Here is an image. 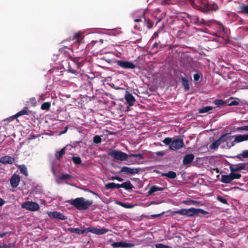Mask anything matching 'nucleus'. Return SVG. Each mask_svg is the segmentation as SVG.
<instances>
[{"label":"nucleus","mask_w":248,"mask_h":248,"mask_svg":"<svg viewBox=\"0 0 248 248\" xmlns=\"http://www.w3.org/2000/svg\"><path fill=\"white\" fill-rule=\"evenodd\" d=\"M162 142L166 145L169 146L170 150L173 151L179 150L185 145L183 140L179 138H166Z\"/></svg>","instance_id":"1"},{"label":"nucleus","mask_w":248,"mask_h":248,"mask_svg":"<svg viewBox=\"0 0 248 248\" xmlns=\"http://www.w3.org/2000/svg\"><path fill=\"white\" fill-rule=\"evenodd\" d=\"M71 205L78 210H86L92 204V201L87 200L83 198H77L68 201Z\"/></svg>","instance_id":"2"},{"label":"nucleus","mask_w":248,"mask_h":248,"mask_svg":"<svg viewBox=\"0 0 248 248\" xmlns=\"http://www.w3.org/2000/svg\"><path fill=\"white\" fill-rule=\"evenodd\" d=\"M205 211L201 209H196L193 207L189 209H182L180 210L170 211L172 215L180 214L181 215H186L188 217H192L194 215L199 214H203Z\"/></svg>","instance_id":"3"},{"label":"nucleus","mask_w":248,"mask_h":248,"mask_svg":"<svg viewBox=\"0 0 248 248\" xmlns=\"http://www.w3.org/2000/svg\"><path fill=\"white\" fill-rule=\"evenodd\" d=\"M108 155L111 156L115 160L121 161L126 160L128 158V155L126 153L115 150L108 152Z\"/></svg>","instance_id":"4"},{"label":"nucleus","mask_w":248,"mask_h":248,"mask_svg":"<svg viewBox=\"0 0 248 248\" xmlns=\"http://www.w3.org/2000/svg\"><path fill=\"white\" fill-rule=\"evenodd\" d=\"M199 9L203 12H207L208 11H215L217 9V5L214 3H209L206 0H202L200 5L198 6Z\"/></svg>","instance_id":"5"},{"label":"nucleus","mask_w":248,"mask_h":248,"mask_svg":"<svg viewBox=\"0 0 248 248\" xmlns=\"http://www.w3.org/2000/svg\"><path fill=\"white\" fill-rule=\"evenodd\" d=\"M21 207L25 210L35 212L40 208V206L38 203L32 201H26L22 203Z\"/></svg>","instance_id":"6"},{"label":"nucleus","mask_w":248,"mask_h":248,"mask_svg":"<svg viewBox=\"0 0 248 248\" xmlns=\"http://www.w3.org/2000/svg\"><path fill=\"white\" fill-rule=\"evenodd\" d=\"M231 136L229 133L224 134L219 138L217 140L213 142L210 145L211 149H217L221 143L223 142H227L230 139Z\"/></svg>","instance_id":"7"},{"label":"nucleus","mask_w":248,"mask_h":248,"mask_svg":"<svg viewBox=\"0 0 248 248\" xmlns=\"http://www.w3.org/2000/svg\"><path fill=\"white\" fill-rule=\"evenodd\" d=\"M117 64L123 69H133L136 67L134 63L131 62L125 61H117Z\"/></svg>","instance_id":"8"},{"label":"nucleus","mask_w":248,"mask_h":248,"mask_svg":"<svg viewBox=\"0 0 248 248\" xmlns=\"http://www.w3.org/2000/svg\"><path fill=\"white\" fill-rule=\"evenodd\" d=\"M108 229L105 228L99 229L95 227H89L86 228V232H91L93 234L101 235L108 232Z\"/></svg>","instance_id":"9"},{"label":"nucleus","mask_w":248,"mask_h":248,"mask_svg":"<svg viewBox=\"0 0 248 248\" xmlns=\"http://www.w3.org/2000/svg\"><path fill=\"white\" fill-rule=\"evenodd\" d=\"M52 171L55 177V182L58 184H61V180H66L73 177L72 175L69 174H62L59 177H57L56 173L53 169H52Z\"/></svg>","instance_id":"10"},{"label":"nucleus","mask_w":248,"mask_h":248,"mask_svg":"<svg viewBox=\"0 0 248 248\" xmlns=\"http://www.w3.org/2000/svg\"><path fill=\"white\" fill-rule=\"evenodd\" d=\"M48 216L51 218L59 219L61 220H65L67 218L66 217L60 212L54 211L47 213Z\"/></svg>","instance_id":"11"},{"label":"nucleus","mask_w":248,"mask_h":248,"mask_svg":"<svg viewBox=\"0 0 248 248\" xmlns=\"http://www.w3.org/2000/svg\"><path fill=\"white\" fill-rule=\"evenodd\" d=\"M111 246L114 248H126L128 247H133L134 246V244L125 241H121L114 242L111 244Z\"/></svg>","instance_id":"12"},{"label":"nucleus","mask_w":248,"mask_h":248,"mask_svg":"<svg viewBox=\"0 0 248 248\" xmlns=\"http://www.w3.org/2000/svg\"><path fill=\"white\" fill-rule=\"evenodd\" d=\"M139 171V169L138 168L124 166L122 167L120 173L125 172L127 174H135L138 173Z\"/></svg>","instance_id":"13"},{"label":"nucleus","mask_w":248,"mask_h":248,"mask_svg":"<svg viewBox=\"0 0 248 248\" xmlns=\"http://www.w3.org/2000/svg\"><path fill=\"white\" fill-rule=\"evenodd\" d=\"M20 179L19 175L14 174L10 179L11 186L14 188L16 187L19 185Z\"/></svg>","instance_id":"14"},{"label":"nucleus","mask_w":248,"mask_h":248,"mask_svg":"<svg viewBox=\"0 0 248 248\" xmlns=\"http://www.w3.org/2000/svg\"><path fill=\"white\" fill-rule=\"evenodd\" d=\"M124 98L129 106H132L134 105L135 99L132 94L126 92Z\"/></svg>","instance_id":"15"},{"label":"nucleus","mask_w":248,"mask_h":248,"mask_svg":"<svg viewBox=\"0 0 248 248\" xmlns=\"http://www.w3.org/2000/svg\"><path fill=\"white\" fill-rule=\"evenodd\" d=\"M248 140V134L239 135L235 137L233 142L235 143Z\"/></svg>","instance_id":"16"},{"label":"nucleus","mask_w":248,"mask_h":248,"mask_svg":"<svg viewBox=\"0 0 248 248\" xmlns=\"http://www.w3.org/2000/svg\"><path fill=\"white\" fill-rule=\"evenodd\" d=\"M14 158L9 156H5L0 158V163L2 164H11L14 162Z\"/></svg>","instance_id":"17"},{"label":"nucleus","mask_w":248,"mask_h":248,"mask_svg":"<svg viewBox=\"0 0 248 248\" xmlns=\"http://www.w3.org/2000/svg\"><path fill=\"white\" fill-rule=\"evenodd\" d=\"M194 158V155L192 154H187L184 157L183 163L184 165H187L192 162Z\"/></svg>","instance_id":"18"},{"label":"nucleus","mask_w":248,"mask_h":248,"mask_svg":"<svg viewBox=\"0 0 248 248\" xmlns=\"http://www.w3.org/2000/svg\"><path fill=\"white\" fill-rule=\"evenodd\" d=\"M25 115H29L27 108H26L24 109L19 111L18 112L16 113L15 115L11 116V118L16 119V118H18L19 117H20L21 116Z\"/></svg>","instance_id":"19"},{"label":"nucleus","mask_w":248,"mask_h":248,"mask_svg":"<svg viewBox=\"0 0 248 248\" xmlns=\"http://www.w3.org/2000/svg\"><path fill=\"white\" fill-rule=\"evenodd\" d=\"M232 181L231 173L228 175H221V182L226 184H229Z\"/></svg>","instance_id":"20"},{"label":"nucleus","mask_w":248,"mask_h":248,"mask_svg":"<svg viewBox=\"0 0 248 248\" xmlns=\"http://www.w3.org/2000/svg\"><path fill=\"white\" fill-rule=\"evenodd\" d=\"M237 8L239 12L248 14V4L244 5L242 3H239V6Z\"/></svg>","instance_id":"21"},{"label":"nucleus","mask_w":248,"mask_h":248,"mask_svg":"<svg viewBox=\"0 0 248 248\" xmlns=\"http://www.w3.org/2000/svg\"><path fill=\"white\" fill-rule=\"evenodd\" d=\"M163 190H164V188L163 187H160L156 186H153L150 188L148 191V195H151L155 192L162 191Z\"/></svg>","instance_id":"22"},{"label":"nucleus","mask_w":248,"mask_h":248,"mask_svg":"<svg viewBox=\"0 0 248 248\" xmlns=\"http://www.w3.org/2000/svg\"><path fill=\"white\" fill-rule=\"evenodd\" d=\"M245 168L244 164H239L234 166V167H231L230 170L231 172L236 171L240 170H244Z\"/></svg>","instance_id":"23"},{"label":"nucleus","mask_w":248,"mask_h":248,"mask_svg":"<svg viewBox=\"0 0 248 248\" xmlns=\"http://www.w3.org/2000/svg\"><path fill=\"white\" fill-rule=\"evenodd\" d=\"M69 231L72 233H76L81 234L86 232V229L85 230H80L78 228H70L69 229Z\"/></svg>","instance_id":"24"},{"label":"nucleus","mask_w":248,"mask_h":248,"mask_svg":"<svg viewBox=\"0 0 248 248\" xmlns=\"http://www.w3.org/2000/svg\"><path fill=\"white\" fill-rule=\"evenodd\" d=\"M163 176H166L170 179H174L176 177V174L173 171H170L167 173H162Z\"/></svg>","instance_id":"25"},{"label":"nucleus","mask_w":248,"mask_h":248,"mask_svg":"<svg viewBox=\"0 0 248 248\" xmlns=\"http://www.w3.org/2000/svg\"><path fill=\"white\" fill-rule=\"evenodd\" d=\"M133 186L131 184L130 181H127L125 183H123V188H124L126 190H129L132 189Z\"/></svg>","instance_id":"26"},{"label":"nucleus","mask_w":248,"mask_h":248,"mask_svg":"<svg viewBox=\"0 0 248 248\" xmlns=\"http://www.w3.org/2000/svg\"><path fill=\"white\" fill-rule=\"evenodd\" d=\"M182 81L183 83V85L184 87V88L186 91H187L189 89V85L188 83V80L186 79L185 78L182 77L181 78Z\"/></svg>","instance_id":"27"},{"label":"nucleus","mask_w":248,"mask_h":248,"mask_svg":"<svg viewBox=\"0 0 248 248\" xmlns=\"http://www.w3.org/2000/svg\"><path fill=\"white\" fill-rule=\"evenodd\" d=\"M213 109V108L209 106L203 107L199 109V112L201 113H206Z\"/></svg>","instance_id":"28"},{"label":"nucleus","mask_w":248,"mask_h":248,"mask_svg":"<svg viewBox=\"0 0 248 248\" xmlns=\"http://www.w3.org/2000/svg\"><path fill=\"white\" fill-rule=\"evenodd\" d=\"M19 168L20 169V172L25 176L28 175V170L27 168L25 165H20L19 166Z\"/></svg>","instance_id":"29"},{"label":"nucleus","mask_w":248,"mask_h":248,"mask_svg":"<svg viewBox=\"0 0 248 248\" xmlns=\"http://www.w3.org/2000/svg\"><path fill=\"white\" fill-rule=\"evenodd\" d=\"M72 160L75 164L78 165L81 163V159L79 156H73Z\"/></svg>","instance_id":"30"},{"label":"nucleus","mask_w":248,"mask_h":248,"mask_svg":"<svg viewBox=\"0 0 248 248\" xmlns=\"http://www.w3.org/2000/svg\"><path fill=\"white\" fill-rule=\"evenodd\" d=\"M50 107V103L49 102H45L41 106V109L43 110H48Z\"/></svg>","instance_id":"31"},{"label":"nucleus","mask_w":248,"mask_h":248,"mask_svg":"<svg viewBox=\"0 0 248 248\" xmlns=\"http://www.w3.org/2000/svg\"><path fill=\"white\" fill-rule=\"evenodd\" d=\"M93 142L96 144H99L101 142L102 140L100 136L95 135L93 138Z\"/></svg>","instance_id":"32"},{"label":"nucleus","mask_w":248,"mask_h":248,"mask_svg":"<svg viewBox=\"0 0 248 248\" xmlns=\"http://www.w3.org/2000/svg\"><path fill=\"white\" fill-rule=\"evenodd\" d=\"M231 177H232V180H234V179H239L241 177V174H240V173H232V172L231 173Z\"/></svg>","instance_id":"33"},{"label":"nucleus","mask_w":248,"mask_h":248,"mask_svg":"<svg viewBox=\"0 0 248 248\" xmlns=\"http://www.w3.org/2000/svg\"><path fill=\"white\" fill-rule=\"evenodd\" d=\"M65 152V149L64 148H63L61 149V150L60 152H57L56 154V157L59 159L64 154Z\"/></svg>","instance_id":"34"},{"label":"nucleus","mask_w":248,"mask_h":248,"mask_svg":"<svg viewBox=\"0 0 248 248\" xmlns=\"http://www.w3.org/2000/svg\"><path fill=\"white\" fill-rule=\"evenodd\" d=\"M105 187L106 189H113L115 188V183H109L105 185Z\"/></svg>","instance_id":"35"},{"label":"nucleus","mask_w":248,"mask_h":248,"mask_svg":"<svg viewBox=\"0 0 248 248\" xmlns=\"http://www.w3.org/2000/svg\"><path fill=\"white\" fill-rule=\"evenodd\" d=\"M118 204L123 207L126 208H132L134 207V205L130 204H126L123 202H118Z\"/></svg>","instance_id":"36"},{"label":"nucleus","mask_w":248,"mask_h":248,"mask_svg":"<svg viewBox=\"0 0 248 248\" xmlns=\"http://www.w3.org/2000/svg\"><path fill=\"white\" fill-rule=\"evenodd\" d=\"M214 103L217 106L219 107L224 104L225 102L221 99H217L214 101Z\"/></svg>","instance_id":"37"},{"label":"nucleus","mask_w":248,"mask_h":248,"mask_svg":"<svg viewBox=\"0 0 248 248\" xmlns=\"http://www.w3.org/2000/svg\"><path fill=\"white\" fill-rule=\"evenodd\" d=\"M238 157L240 158L241 157L243 158L248 157V150L244 151L241 154L237 156Z\"/></svg>","instance_id":"38"},{"label":"nucleus","mask_w":248,"mask_h":248,"mask_svg":"<svg viewBox=\"0 0 248 248\" xmlns=\"http://www.w3.org/2000/svg\"><path fill=\"white\" fill-rule=\"evenodd\" d=\"M28 102L30 104H31L32 106H35L36 105L37 101L35 97H32L29 100Z\"/></svg>","instance_id":"39"},{"label":"nucleus","mask_w":248,"mask_h":248,"mask_svg":"<svg viewBox=\"0 0 248 248\" xmlns=\"http://www.w3.org/2000/svg\"><path fill=\"white\" fill-rule=\"evenodd\" d=\"M156 248H170L169 246L165 245L162 244H158L155 245Z\"/></svg>","instance_id":"40"},{"label":"nucleus","mask_w":248,"mask_h":248,"mask_svg":"<svg viewBox=\"0 0 248 248\" xmlns=\"http://www.w3.org/2000/svg\"><path fill=\"white\" fill-rule=\"evenodd\" d=\"M217 199L218 200V201H219L220 202H221L222 203H224V204H227V202L226 200L224 199V198H223L221 196H217Z\"/></svg>","instance_id":"41"},{"label":"nucleus","mask_w":248,"mask_h":248,"mask_svg":"<svg viewBox=\"0 0 248 248\" xmlns=\"http://www.w3.org/2000/svg\"><path fill=\"white\" fill-rule=\"evenodd\" d=\"M82 33L81 32H77L74 34V39H77L81 37Z\"/></svg>","instance_id":"42"},{"label":"nucleus","mask_w":248,"mask_h":248,"mask_svg":"<svg viewBox=\"0 0 248 248\" xmlns=\"http://www.w3.org/2000/svg\"><path fill=\"white\" fill-rule=\"evenodd\" d=\"M155 154L158 156H163L165 155L166 153L164 151H159L157 152Z\"/></svg>","instance_id":"43"},{"label":"nucleus","mask_w":248,"mask_h":248,"mask_svg":"<svg viewBox=\"0 0 248 248\" xmlns=\"http://www.w3.org/2000/svg\"><path fill=\"white\" fill-rule=\"evenodd\" d=\"M239 104V102L236 100H234L232 101L230 104L229 105L230 106H234V105H237Z\"/></svg>","instance_id":"44"},{"label":"nucleus","mask_w":248,"mask_h":248,"mask_svg":"<svg viewBox=\"0 0 248 248\" xmlns=\"http://www.w3.org/2000/svg\"><path fill=\"white\" fill-rule=\"evenodd\" d=\"M200 78V76L198 74H194V79L195 81H198Z\"/></svg>","instance_id":"45"},{"label":"nucleus","mask_w":248,"mask_h":248,"mask_svg":"<svg viewBox=\"0 0 248 248\" xmlns=\"http://www.w3.org/2000/svg\"><path fill=\"white\" fill-rule=\"evenodd\" d=\"M135 157H137L140 159L143 158L142 155L140 154H135Z\"/></svg>","instance_id":"46"},{"label":"nucleus","mask_w":248,"mask_h":248,"mask_svg":"<svg viewBox=\"0 0 248 248\" xmlns=\"http://www.w3.org/2000/svg\"><path fill=\"white\" fill-rule=\"evenodd\" d=\"M115 188H123V184H115Z\"/></svg>","instance_id":"47"},{"label":"nucleus","mask_w":248,"mask_h":248,"mask_svg":"<svg viewBox=\"0 0 248 248\" xmlns=\"http://www.w3.org/2000/svg\"><path fill=\"white\" fill-rule=\"evenodd\" d=\"M5 201L1 198H0V206H2L4 203Z\"/></svg>","instance_id":"48"},{"label":"nucleus","mask_w":248,"mask_h":248,"mask_svg":"<svg viewBox=\"0 0 248 248\" xmlns=\"http://www.w3.org/2000/svg\"><path fill=\"white\" fill-rule=\"evenodd\" d=\"M243 130L248 131V125L243 126Z\"/></svg>","instance_id":"49"},{"label":"nucleus","mask_w":248,"mask_h":248,"mask_svg":"<svg viewBox=\"0 0 248 248\" xmlns=\"http://www.w3.org/2000/svg\"><path fill=\"white\" fill-rule=\"evenodd\" d=\"M115 179H116L117 180H118L119 182H121L123 180L122 178H121L120 177H117Z\"/></svg>","instance_id":"50"},{"label":"nucleus","mask_w":248,"mask_h":248,"mask_svg":"<svg viewBox=\"0 0 248 248\" xmlns=\"http://www.w3.org/2000/svg\"><path fill=\"white\" fill-rule=\"evenodd\" d=\"M237 131L243 130V126L238 127L236 128Z\"/></svg>","instance_id":"51"},{"label":"nucleus","mask_w":248,"mask_h":248,"mask_svg":"<svg viewBox=\"0 0 248 248\" xmlns=\"http://www.w3.org/2000/svg\"><path fill=\"white\" fill-rule=\"evenodd\" d=\"M6 232L0 233V237H3L6 234Z\"/></svg>","instance_id":"52"},{"label":"nucleus","mask_w":248,"mask_h":248,"mask_svg":"<svg viewBox=\"0 0 248 248\" xmlns=\"http://www.w3.org/2000/svg\"><path fill=\"white\" fill-rule=\"evenodd\" d=\"M128 157H135V154L128 155Z\"/></svg>","instance_id":"53"},{"label":"nucleus","mask_w":248,"mask_h":248,"mask_svg":"<svg viewBox=\"0 0 248 248\" xmlns=\"http://www.w3.org/2000/svg\"><path fill=\"white\" fill-rule=\"evenodd\" d=\"M96 42H97V41H93L91 42V44H89V45L90 46V45H91V44H93V45H94V44H95Z\"/></svg>","instance_id":"54"},{"label":"nucleus","mask_w":248,"mask_h":248,"mask_svg":"<svg viewBox=\"0 0 248 248\" xmlns=\"http://www.w3.org/2000/svg\"><path fill=\"white\" fill-rule=\"evenodd\" d=\"M140 21V19H135V21L136 22H139Z\"/></svg>","instance_id":"55"},{"label":"nucleus","mask_w":248,"mask_h":248,"mask_svg":"<svg viewBox=\"0 0 248 248\" xmlns=\"http://www.w3.org/2000/svg\"><path fill=\"white\" fill-rule=\"evenodd\" d=\"M15 119H12L11 118V117H10L9 118H8L7 120H9V121H13V120H14Z\"/></svg>","instance_id":"56"},{"label":"nucleus","mask_w":248,"mask_h":248,"mask_svg":"<svg viewBox=\"0 0 248 248\" xmlns=\"http://www.w3.org/2000/svg\"><path fill=\"white\" fill-rule=\"evenodd\" d=\"M160 214H158V215H153V217H158L160 215Z\"/></svg>","instance_id":"57"},{"label":"nucleus","mask_w":248,"mask_h":248,"mask_svg":"<svg viewBox=\"0 0 248 248\" xmlns=\"http://www.w3.org/2000/svg\"><path fill=\"white\" fill-rule=\"evenodd\" d=\"M157 35V33H156H156H155V34H154V37H156Z\"/></svg>","instance_id":"58"},{"label":"nucleus","mask_w":248,"mask_h":248,"mask_svg":"<svg viewBox=\"0 0 248 248\" xmlns=\"http://www.w3.org/2000/svg\"><path fill=\"white\" fill-rule=\"evenodd\" d=\"M191 4H194V2L193 1H191Z\"/></svg>","instance_id":"59"},{"label":"nucleus","mask_w":248,"mask_h":248,"mask_svg":"<svg viewBox=\"0 0 248 248\" xmlns=\"http://www.w3.org/2000/svg\"><path fill=\"white\" fill-rule=\"evenodd\" d=\"M232 0H229V1H231Z\"/></svg>","instance_id":"60"}]
</instances>
